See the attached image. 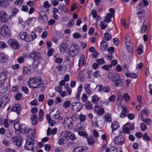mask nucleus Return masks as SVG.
<instances>
[{
  "label": "nucleus",
  "mask_w": 152,
  "mask_h": 152,
  "mask_svg": "<svg viewBox=\"0 0 152 152\" xmlns=\"http://www.w3.org/2000/svg\"><path fill=\"white\" fill-rule=\"evenodd\" d=\"M103 86L102 85H97L95 89L97 92H100L103 90Z\"/></svg>",
  "instance_id": "13d9d810"
},
{
  "label": "nucleus",
  "mask_w": 152,
  "mask_h": 152,
  "mask_svg": "<svg viewBox=\"0 0 152 152\" xmlns=\"http://www.w3.org/2000/svg\"><path fill=\"white\" fill-rule=\"evenodd\" d=\"M56 112L53 113V111L52 112L51 114H52V118L55 119H57L58 120L61 121L63 119V118L60 116V113L58 110H56Z\"/></svg>",
  "instance_id": "f3484780"
},
{
  "label": "nucleus",
  "mask_w": 152,
  "mask_h": 152,
  "mask_svg": "<svg viewBox=\"0 0 152 152\" xmlns=\"http://www.w3.org/2000/svg\"><path fill=\"white\" fill-rule=\"evenodd\" d=\"M39 120L40 121H42L43 119L44 112L42 109H40L39 110Z\"/></svg>",
  "instance_id": "a19ab883"
},
{
  "label": "nucleus",
  "mask_w": 152,
  "mask_h": 152,
  "mask_svg": "<svg viewBox=\"0 0 152 152\" xmlns=\"http://www.w3.org/2000/svg\"><path fill=\"white\" fill-rule=\"evenodd\" d=\"M23 73L24 74L29 75L31 73V67L26 66L23 69Z\"/></svg>",
  "instance_id": "72a5a7b5"
},
{
  "label": "nucleus",
  "mask_w": 152,
  "mask_h": 152,
  "mask_svg": "<svg viewBox=\"0 0 152 152\" xmlns=\"http://www.w3.org/2000/svg\"><path fill=\"white\" fill-rule=\"evenodd\" d=\"M140 126L141 130L142 131H145L147 128L146 125L144 123H142L140 124Z\"/></svg>",
  "instance_id": "338daca9"
},
{
  "label": "nucleus",
  "mask_w": 152,
  "mask_h": 152,
  "mask_svg": "<svg viewBox=\"0 0 152 152\" xmlns=\"http://www.w3.org/2000/svg\"><path fill=\"white\" fill-rule=\"evenodd\" d=\"M84 128L85 127L81 126L80 124H77L75 127V129L76 131H79L80 130H83Z\"/></svg>",
  "instance_id": "3c124183"
},
{
  "label": "nucleus",
  "mask_w": 152,
  "mask_h": 152,
  "mask_svg": "<svg viewBox=\"0 0 152 152\" xmlns=\"http://www.w3.org/2000/svg\"><path fill=\"white\" fill-rule=\"evenodd\" d=\"M96 61L98 64L99 65H102L104 63V61L103 59L99 58L96 59Z\"/></svg>",
  "instance_id": "052dcab7"
},
{
  "label": "nucleus",
  "mask_w": 152,
  "mask_h": 152,
  "mask_svg": "<svg viewBox=\"0 0 152 152\" xmlns=\"http://www.w3.org/2000/svg\"><path fill=\"white\" fill-rule=\"evenodd\" d=\"M19 39L21 40H24L26 42H29L28 35L26 32H21L18 36Z\"/></svg>",
  "instance_id": "f8f14e48"
},
{
  "label": "nucleus",
  "mask_w": 152,
  "mask_h": 152,
  "mask_svg": "<svg viewBox=\"0 0 152 152\" xmlns=\"http://www.w3.org/2000/svg\"><path fill=\"white\" fill-rule=\"evenodd\" d=\"M73 123L70 117H66L64 120L63 125L65 129H71L73 126Z\"/></svg>",
  "instance_id": "39448f33"
},
{
  "label": "nucleus",
  "mask_w": 152,
  "mask_h": 152,
  "mask_svg": "<svg viewBox=\"0 0 152 152\" xmlns=\"http://www.w3.org/2000/svg\"><path fill=\"white\" fill-rule=\"evenodd\" d=\"M79 48L77 44H74L71 45L69 48V53L71 57H74L79 53Z\"/></svg>",
  "instance_id": "7ed1b4c3"
},
{
  "label": "nucleus",
  "mask_w": 152,
  "mask_h": 152,
  "mask_svg": "<svg viewBox=\"0 0 152 152\" xmlns=\"http://www.w3.org/2000/svg\"><path fill=\"white\" fill-rule=\"evenodd\" d=\"M84 88L86 93L88 95H91L92 92L90 89V84H85L84 85Z\"/></svg>",
  "instance_id": "393cba45"
},
{
  "label": "nucleus",
  "mask_w": 152,
  "mask_h": 152,
  "mask_svg": "<svg viewBox=\"0 0 152 152\" xmlns=\"http://www.w3.org/2000/svg\"><path fill=\"white\" fill-rule=\"evenodd\" d=\"M82 104L79 102H75L71 104V109L76 112L79 111L81 109Z\"/></svg>",
  "instance_id": "9b49d317"
},
{
  "label": "nucleus",
  "mask_w": 152,
  "mask_h": 152,
  "mask_svg": "<svg viewBox=\"0 0 152 152\" xmlns=\"http://www.w3.org/2000/svg\"><path fill=\"white\" fill-rule=\"evenodd\" d=\"M8 101L9 99L7 96H3L1 100L0 107H4Z\"/></svg>",
  "instance_id": "6ab92c4d"
},
{
  "label": "nucleus",
  "mask_w": 152,
  "mask_h": 152,
  "mask_svg": "<svg viewBox=\"0 0 152 152\" xmlns=\"http://www.w3.org/2000/svg\"><path fill=\"white\" fill-rule=\"evenodd\" d=\"M70 104L71 103L70 101H66L64 102L63 106L64 108H67L69 106Z\"/></svg>",
  "instance_id": "603ef678"
},
{
  "label": "nucleus",
  "mask_w": 152,
  "mask_h": 152,
  "mask_svg": "<svg viewBox=\"0 0 152 152\" xmlns=\"http://www.w3.org/2000/svg\"><path fill=\"white\" fill-rule=\"evenodd\" d=\"M30 58L33 59L34 61H39L41 59V54L35 51H32L29 54Z\"/></svg>",
  "instance_id": "1a4fd4ad"
},
{
  "label": "nucleus",
  "mask_w": 152,
  "mask_h": 152,
  "mask_svg": "<svg viewBox=\"0 0 152 152\" xmlns=\"http://www.w3.org/2000/svg\"><path fill=\"white\" fill-rule=\"evenodd\" d=\"M7 72V71L3 70L0 73V85H3L4 84V82L6 79V74Z\"/></svg>",
  "instance_id": "dca6fc26"
},
{
  "label": "nucleus",
  "mask_w": 152,
  "mask_h": 152,
  "mask_svg": "<svg viewBox=\"0 0 152 152\" xmlns=\"http://www.w3.org/2000/svg\"><path fill=\"white\" fill-rule=\"evenodd\" d=\"M18 10L17 8H15L13 9L12 11V15L9 16V18L10 19H11L12 17L14 16H15L17 14L18 12Z\"/></svg>",
  "instance_id": "c9c22d12"
},
{
  "label": "nucleus",
  "mask_w": 152,
  "mask_h": 152,
  "mask_svg": "<svg viewBox=\"0 0 152 152\" xmlns=\"http://www.w3.org/2000/svg\"><path fill=\"white\" fill-rule=\"evenodd\" d=\"M73 36L74 38L76 39H78L79 38H80L82 36L81 34L78 32L74 33L73 34Z\"/></svg>",
  "instance_id": "4d7b16f0"
},
{
  "label": "nucleus",
  "mask_w": 152,
  "mask_h": 152,
  "mask_svg": "<svg viewBox=\"0 0 152 152\" xmlns=\"http://www.w3.org/2000/svg\"><path fill=\"white\" fill-rule=\"evenodd\" d=\"M22 97V94L20 93H18L15 96V99L16 100H18Z\"/></svg>",
  "instance_id": "774afa93"
},
{
  "label": "nucleus",
  "mask_w": 152,
  "mask_h": 152,
  "mask_svg": "<svg viewBox=\"0 0 152 152\" xmlns=\"http://www.w3.org/2000/svg\"><path fill=\"white\" fill-rule=\"evenodd\" d=\"M34 140L33 139L28 138L26 141L25 148L28 150L32 151L33 149Z\"/></svg>",
  "instance_id": "423d86ee"
},
{
  "label": "nucleus",
  "mask_w": 152,
  "mask_h": 152,
  "mask_svg": "<svg viewBox=\"0 0 152 152\" xmlns=\"http://www.w3.org/2000/svg\"><path fill=\"white\" fill-rule=\"evenodd\" d=\"M8 61V58L7 56L0 53V63H4L7 62Z\"/></svg>",
  "instance_id": "a211bd4d"
},
{
  "label": "nucleus",
  "mask_w": 152,
  "mask_h": 152,
  "mask_svg": "<svg viewBox=\"0 0 152 152\" xmlns=\"http://www.w3.org/2000/svg\"><path fill=\"white\" fill-rule=\"evenodd\" d=\"M8 43L9 44L15 49H18L19 48V44L15 40L10 39Z\"/></svg>",
  "instance_id": "2eb2a0df"
},
{
  "label": "nucleus",
  "mask_w": 152,
  "mask_h": 152,
  "mask_svg": "<svg viewBox=\"0 0 152 152\" xmlns=\"http://www.w3.org/2000/svg\"><path fill=\"white\" fill-rule=\"evenodd\" d=\"M83 86V85L80 84L77 89V92L75 94V96L77 99H78L80 97V95L82 90Z\"/></svg>",
  "instance_id": "bb28decb"
},
{
  "label": "nucleus",
  "mask_w": 152,
  "mask_h": 152,
  "mask_svg": "<svg viewBox=\"0 0 152 152\" xmlns=\"http://www.w3.org/2000/svg\"><path fill=\"white\" fill-rule=\"evenodd\" d=\"M124 42L126 46L132 45L130 42L131 39L129 37H125Z\"/></svg>",
  "instance_id": "58836bf2"
},
{
  "label": "nucleus",
  "mask_w": 152,
  "mask_h": 152,
  "mask_svg": "<svg viewBox=\"0 0 152 152\" xmlns=\"http://www.w3.org/2000/svg\"><path fill=\"white\" fill-rule=\"evenodd\" d=\"M104 40L108 41L111 39L112 36L107 32H106L104 34Z\"/></svg>",
  "instance_id": "4c0bfd02"
},
{
  "label": "nucleus",
  "mask_w": 152,
  "mask_h": 152,
  "mask_svg": "<svg viewBox=\"0 0 152 152\" xmlns=\"http://www.w3.org/2000/svg\"><path fill=\"white\" fill-rule=\"evenodd\" d=\"M23 1L21 0H16L14 2V4L16 6H20L23 4Z\"/></svg>",
  "instance_id": "5fc2aeb1"
},
{
  "label": "nucleus",
  "mask_w": 152,
  "mask_h": 152,
  "mask_svg": "<svg viewBox=\"0 0 152 152\" xmlns=\"http://www.w3.org/2000/svg\"><path fill=\"white\" fill-rule=\"evenodd\" d=\"M39 19L40 21L43 23L47 22L48 18L45 12L42 11L40 13Z\"/></svg>",
  "instance_id": "4468645a"
},
{
  "label": "nucleus",
  "mask_w": 152,
  "mask_h": 152,
  "mask_svg": "<svg viewBox=\"0 0 152 152\" xmlns=\"http://www.w3.org/2000/svg\"><path fill=\"white\" fill-rule=\"evenodd\" d=\"M87 148L86 146H77L73 149L72 152H83L86 150Z\"/></svg>",
  "instance_id": "412c9836"
},
{
  "label": "nucleus",
  "mask_w": 152,
  "mask_h": 152,
  "mask_svg": "<svg viewBox=\"0 0 152 152\" xmlns=\"http://www.w3.org/2000/svg\"><path fill=\"white\" fill-rule=\"evenodd\" d=\"M121 108L122 110L120 117L121 118H123L126 116V114L129 112V110L126 108L125 105H122L121 106Z\"/></svg>",
  "instance_id": "aec40b11"
},
{
  "label": "nucleus",
  "mask_w": 152,
  "mask_h": 152,
  "mask_svg": "<svg viewBox=\"0 0 152 152\" xmlns=\"http://www.w3.org/2000/svg\"><path fill=\"white\" fill-rule=\"evenodd\" d=\"M101 29L102 30L104 29L107 26V25L104 22L102 21L100 23Z\"/></svg>",
  "instance_id": "680f3d73"
},
{
  "label": "nucleus",
  "mask_w": 152,
  "mask_h": 152,
  "mask_svg": "<svg viewBox=\"0 0 152 152\" xmlns=\"http://www.w3.org/2000/svg\"><path fill=\"white\" fill-rule=\"evenodd\" d=\"M31 129L29 127L24 125V128L23 129H20V131L22 132L28 133Z\"/></svg>",
  "instance_id": "37998d69"
},
{
  "label": "nucleus",
  "mask_w": 152,
  "mask_h": 152,
  "mask_svg": "<svg viewBox=\"0 0 152 152\" xmlns=\"http://www.w3.org/2000/svg\"><path fill=\"white\" fill-rule=\"evenodd\" d=\"M0 29V34L3 37L7 38H9L11 37L10 31L7 25H3Z\"/></svg>",
  "instance_id": "20e7f679"
},
{
  "label": "nucleus",
  "mask_w": 152,
  "mask_h": 152,
  "mask_svg": "<svg viewBox=\"0 0 152 152\" xmlns=\"http://www.w3.org/2000/svg\"><path fill=\"white\" fill-rule=\"evenodd\" d=\"M109 79L114 82L116 86H121L122 85V79L121 78L120 76L118 74H115L111 76H110Z\"/></svg>",
  "instance_id": "f03ea898"
},
{
  "label": "nucleus",
  "mask_w": 152,
  "mask_h": 152,
  "mask_svg": "<svg viewBox=\"0 0 152 152\" xmlns=\"http://www.w3.org/2000/svg\"><path fill=\"white\" fill-rule=\"evenodd\" d=\"M125 75L127 77H130L132 78H136L137 77V75L134 73H126Z\"/></svg>",
  "instance_id": "ea45409f"
},
{
  "label": "nucleus",
  "mask_w": 152,
  "mask_h": 152,
  "mask_svg": "<svg viewBox=\"0 0 152 152\" xmlns=\"http://www.w3.org/2000/svg\"><path fill=\"white\" fill-rule=\"evenodd\" d=\"M12 125H13L14 128L17 131H20V129L24 128V124L20 125L18 121L10 120Z\"/></svg>",
  "instance_id": "9d476101"
},
{
  "label": "nucleus",
  "mask_w": 152,
  "mask_h": 152,
  "mask_svg": "<svg viewBox=\"0 0 152 152\" xmlns=\"http://www.w3.org/2000/svg\"><path fill=\"white\" fill-rule=\"evenodd\" d=\"M125 142L124 137L121 135L118 136L114 139V142L117 145H122Z\"/></svg>",
  "instance_id": "0eeeda50"
},
{
  "label": "nucleus",
  "mask_w": 152,
  "mask_h": 152,
  "mask_svg": "<svg viewBox=\"0 0 152 152\" xmlns=\"http://www.w3.org/2000/svg\"><path fill=\"white\" fill-rule=\"evenodd\" d=\"M85 56L82 55L80 56L79 61V65L80 66H82L84 65L85 63Z\"/></svg>",
  "instance_id": "7c9ffc66"
},
{
  "label": "nucleus",
  "mask_w": 152,
  "mask_h": 152,
  "mask_svg": "<svg viewBox=\"0 0 152 152\" xmlns=\"http://www.w3.org/2000/svg\"><path fill=\"white\" fill-rule=\"evenodd\" d=\"M4 85H0L1 92L2 93H5L7 90V88L4 87Z\"/></svg>",
  "instance_id": "6e6d98bb"
},
{
  "label": "nucleus",
  "mask_w": 152,
  "mask_h": 152,
  "mask_svg": "<svg viewBox=\"0 0 152 152\" xmlns=\"http://www.w3.org/2000/svg\"><path fill=\"white\" fill-rule=\"evenodd\" d=\"M21 106L19 104H17L13 107L11 110L12 111H15L18 114H19L20 112Z\"/></svg>",
  "instance_id": "5701e85b"
},
{
  "label": "nucleus",
  "mask_w": 152,
  "mask_h": 152,
  "mask_svg": "<svg viewBox=\"0 0 152 152\" xmlns=\"http://www.w3.org/2000/svg\"><path fill=\"white\" fill-rule=\"evenodd\" d=\"M28 84L30 87L34 88L43 87V84L41 83V79L37 77L30 78L28 82Z\"/></svg>",
  "instance_id": "f257e3e1"
},
{
  "label": "nucleus",
  "mask_w": 152,
  "mask_h": 152,
  "mask_svg": "<svg viewBox=\"0 0 152 152\" xmlns=\"http://www.w3.org/2000/svg\"><path fill=\"white\" fill-rule=\"evenodd\" d=\"M9 18L8 15L5 11H0V21L1 22L7 23L9 20Z\"/></svg>",
  "instance_id": "6e6552de"
},
{
  "label": "nucleus",
  "mask_w": 152,
  "mask_h": 152,
  "mask_svg": "<svg viewBox=\"0 0 152 152\" xmlns=\"http://www.w3.org/2000/svg\"><path fill=\"white\" fill-rule=\"evenodd\" d=\"M60 37V38L63 37V35L61 34H60L58 35L57 37V38H56L55 37H53L52 38V41L54 43L57 44L58 42V39L59 38V37Z\"/></svg>",
  "instance_id": "49530a36"
},
{
  "label": "nucleus",
  "mask_w": 152,
  "mask_h": 152,
  "mask_svg": "<svg viewBox=\"0 0 152 152\" xmlns=\"http://www.w3.org/2000/svg\"><path fill=\"white\" fill-rule=\"evenodd\" d=\"M31 120L32 125H35L37 121V115L36 114H34L31 115Z\"/></svg>",
  "instance_id": "c85d7f7f"
},
{
  "label": "nucleus",
  "mask_w": 152,
  "mask_h": 152,
  "mask_svg": "<svg viewBox=\"0 0 152 152\" xmlns=\"http://www.w3.org/2000/svg\"><path fill=\"white\" fill-rule=\"evenodd\" d=\"M105 120L108 123H110L111 121V115L109 113L106 114L105 116Z\"/></svg>",
  "instance_id": "e433bc0d"
},
{
  "label": "nucleus",
  "mask_w": 152,
  "mask_h": 152,
  "mask_svg": "<svg viewBox=\"0 0 152 152\" xmlns=\"http://www.w3.org/2000/svg\"><path fill=\"white\" fill-rule=\"evenodd\" d=\"M58 9L61 11H64V13H66V11H67L66 9V7L64 5H59Z\"/></svg>",
  "instance_id": "8fccbe9b"
},
{
  "label": "nucleus",
  "mask_w": 152,
  "mask_h": 152,
  "mask_svg": "<svg viewBox=\"0 0 152 152\" xmlns=\"http://www.w3.org/2000/svg\"><path fill=\"white\" fill-rule=\"evenodd\" d=\"M119 127V124L117 121L113 122L111 124V127L113 131L115 130L118 129Z\"/></svg>",
  "instance_id": "c756f323"
},
{
  "label": "nucleus",
  "mask_w": 152,
  "mask_h": 152,
  "mask_svg": "<svg viewBox=\"0 0 152 152\" xmlns=\"http://www.w3.org/2000/svg\"><path fill=\"white\" fill-rule=\"evenodd\" d=\"M3 124L5 128H7L9 127V124H8V121L7 119H4L3 121Z\"/></svg>",
  "instance_id": "69168bd1"
},
{
  "label": "nucleus",
  "mask_w": 152,
  "mask_h": 152,
  "mask_svg": "<svg viewBox=\"0 0 152 152\" xmlns=\"http://www.w3.org/2000/svg\"><path fill=\"white\" fill-rule=\"evenodd\" d=\"M107 43L104 40H102L100 43L101 49L102 50L105 51L107 48Z\"/></svg>",
  "instance_id": "b1692460"
},
{
  "label": "nucleus",
  "mask_w": 152,
  "mask_h": 152,
  "mask_svg": "<svg viewBox=\"0 0 152 152\" xmlns=\"http://www.w3.org/2000/svg\"><path fill=\"white\" fill-rule=\"evenodd\" d=\"M36 135V132L34 130L31 129L29 132L28 133V136L29 138H31L35 137Z\"/></svg>",
  "instance_id": "f704fd0d"
},
{
  "label": "nucleus",
  "mask_w": 152,
  "mask_h": 152,
  "mask_svg": "<svg viewBox=\"0 0 152 152\" xmlns=\"http://www.w3.org/2000/svg\"><path fill=\"white\" fill-rule=\"evenodd\" d=\"M60 51L61 53H64L67 50V45L66 43L64 42L62 43L59 47Z\"/></svg>",
  "instance_id": "4be33fe9"
},
{
  "label": "nucleus",
  "mask_w": 152,
  "mask_h": 152,
  "mask_svg": "<svg viewBox=\"0 0 152 152\" xmlns=\"http://www.w3.org/2000/svg\"><path fill=\"white\" fill-rule=\"evenodd\" d=\"M13 143L17 146H20L22 144V138L20 137H13L12 139Z\"/></svg>",
  "instance_id": "ddd939ff"
},
{
  "label": "nucleus",
  "mask_w": 152,
  "mask_h": 152,
  "mask_svg": "<svg viewBox=\"0 0 152 152\" xmlns=\"http://www.w3.org/2000/svg\"><path fill=\"white\" fill-rule=\"evenodd\" d=\"M150 112H149V110L146 109L145 108L141 112V116L140 118H143L144 115H145L146 116H148Z\"/></svg>",
  "instance_id": "473e14b6"
},
{
  "label": "nucleus",
  "mask_w": 152,
  "mask_h": 152,
  "mask_svg": "<svg viewBox=\"0 0 152 152\" xmlns=\"http://www.w3.org/2000/svg\"><path fill=\"white\" fill-rule=\"evenodd\" d=\"M126 124H125L123 127V130L125 133H127L128 134L130 133L129 130V127L126 126Z\"/></svg>",
  "instance_id": "e2e57ef3"
},
{
  "label": "nucleus",
  "mask_w": 152,
  "mask_h": 152,
  "mask_svg": "<svg viewBox=\"0 0 152 152\" xmlns=\"http://www.w3.org/2000/svg\"><path fill=\"white\" fill-rule=\"evenodd\" d=\"M110 88L108 86H106L103 88V91L105 93L108 92L110 91Z\"/></svg>",
  "instance_id": "0e129e2a"
},
{
  "label": "nucleus",
  "mask_w": 152,
  "mask_h": 152,
  "mask_svg": "<svg viewBox=\"0 0 152 152\" xmlns=\"http://www.w3.org/2000/svg\"><path fill=\"white\" fill-rule=\"evenodd\" d=\"M87 142L89 145H94L95 142L92 137H90L87 139Z\"/></svg>",
  "instance_id": "a18cd8bd"
},
{
  "label": "nucleus",
  "mask_w": 152,
  "mask_h": 152,
  "mask_svg": "<svg viewBox=\"0 0 152 152\" xmlns=\"http://www.w3.org/2000/svg\"><path fill=\"white\" fill-rule=\"evenodd\" d=\"M141 119L142 121L145 122L147 125H149L151 124V120L150 119L147 118L144 119L143 118H141Z\"/></svg>",
  "instance_id": "de8ad7c7"
},
{
  "label": "nucleus",
  "mask_w": 152,
  "mask_h": 152,
  "mask_svg": "<svg viewBox=\"0 0 152 152\" xmlns=\"http://www.w3.org/2000/svg\"><path fill=\"white\" fill-rule=\"evenodd\" d=\"M122 99H124L126 102H128L130 99V97L127 93H125L122 97Z\"/></svg>",
  "instance_id": "79ce46f5"
},
{
  "label": "nucleus",
  "mask_w": 152,
  "mask_h": 152,
  "mask_svg": "<svg viewBox=\"0 0 152 152\" xmlns=\"http://www.w3.org/2000/svg\"><path fill=\"white\" fill-rule=\"evenodd\" d=\"M71 132L69 131L63 132L61 133V135L63 138L67 140L69 138V137L70 136Z\"/></svg>",
  "instance_id": "a878e982"
},
{
  "label": "nucleus",
  "mask_w": 152,
  "mask_h": 152,
  "mask_svg": "<svg viewBox=\"0 0 152 152\" xmlns=\"http://www.w3.org/2000/svg\"><path fill=\"white\" fill-rule=\"evenodd\" d=\"M144 22H145V21L143 22V25L142 26L141 28V29L140 31V32L141 33H144L145 32L147 28L146 26L145 25H144Z\"/></svg>",
  "instance_id": "bf43d9fd"
},
{
  "label": "nucleus",
  "mask_w": 152,
  "mask_h": 152,
  "mask_svg": "<svg viewBox=\"0 0 152 152\" xmlns=\"http://www.w3.org/2000/svg\"><path fill=\"white\" fill-rule=\"evenodd\" d=\"M85 105L86 108L88 110H90L92 109V105L90 102L87 101Z\"/></svg>",
  "instance_id": "c03bdc74"
},
{
  "label": "nucleus",
  "mask_w": 152,
  "mask_h": 152,
  "mask_svg": "<svg viewBox=\"0 0 152 152\" xmlns=\"http://www.w3.org/2000/svg\"><path fill=\"white\" fill-rule=\"evenodd\" d=\"M37 37V35L35 33L34 31H32L30 35V36L28 35L29 42L32 41L33 40L35 39Z\"/></svg>",
  "instance_id": "cd10ccee"
},
{
  "label": "nucleus",
  "mask_w": 152,
  "mask_h": 152,
  "mask_svg": "<svg viewBox=\"0 0 152 152\" xmlns=\"http://www.w3.org/2000/svg\"><path fill=\"white\" fill-rule=\"evenodd\" d=\"M86 118V116L85 115L80 114L79 115V119L80 121L83 122L85 121Z\"/></svg>",
  "instance_id": "09e8293b"
},
{
  "label": "nucleus",
  "mask_w": 152,
  "mask_h": 152,
  "mask_svg": "<svg viewBox=\"0 0 152 152\" xmlns=\"http://www.w3.org/2000/svg\"><path fill=\"white\" fill-rule=\"evenodd\" d=\"M68 85H69L68 84L67 85H66L64 86V88H65L66 89V91L68 93L69 95H70L71 94L72 90L68 86Z\"/></svg>",
  "instance_id": "864d4df0"
},
{
  "label": "nucleus",
  "mask_w": 152,
  "mask_h": 152,
  "mask_svg": "<svg viewBox=\"0 0 152 152\" xmlns=\"http://www.w3.org/2000/svg\"><path fill=\"white\" fill-rule=\"evenodd\" d=\"M100 99V97H98L96 95H94L92 97L91 101L94 104H96Z\"/></svg>",
  "instance_id": "2f4dec72"
}]
</instances>
